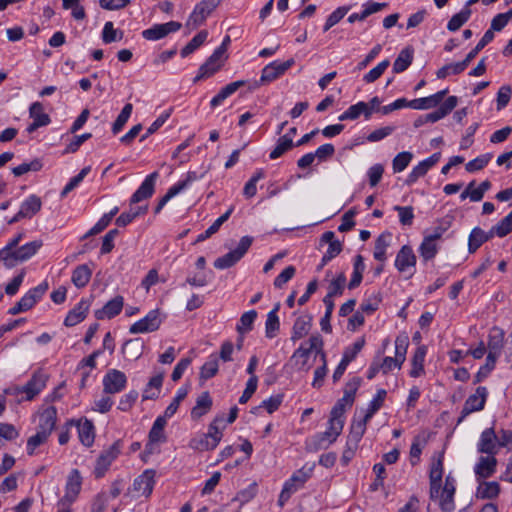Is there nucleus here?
I'll return each mask as SVG.
<instances>
[{"label":"nucleus","instance_id":"nucleus-1","mask_svg":"<svg viewBox=\"0 0 512 512\" xmlns=\"http://www.w3.org/2000/svg\"><path fill=\"white\" fill-rule=\"evenodd\" d=\"M309 346L304 347L303 344L297 348L292 354L290 361L294 364V366L303 372H308L311 368V365L308 364V359L313 351H315V356H320L322 358V354H326L323 350L324 341L320 334L311 335L308 340Z\"/></svg>","mask_w":512,"mask_h":512},{"label":"nucleus","instance_id":"nucleus-2","mask_svg":"<svg viewBox=\"0 0 512 512\" xmlns=\"http://www.w3.org/2000/svg\"><path fill=\"white\" fill-rule=\"evenodd\" d=\"M42 245L43 242L41 240H35L22 245L20 248L0 249V262H2L6 268L11 269L29 260L37 253Z\"/></svg>","mask_w":512,"mask_h":512},{"label":"nucleus","instance_id":"nucleus-3","mask_svg":"<svg viewBox=\"0 0 512 512\" xmlns=\"http://www.w3.org/2000/svg\"><path fill=\"white\" fill-rule=\"evenodd\" d=\"M344 427V419L336 418L331 416L328 421V429L325 432L318 433L312 437L310 446L311 449L317 451L320 449H326L334 443L338 436L341 434Z\"/></svg>","mask_w":512,"mask_h":512},{"label":"nucleus","instance_id":"nucleus-4","mask_svg":"<svg viewBox=\"0 0 512 512\" xmlns=\"http://www.w3.org/2000/svg\"><path fill=\"white\" fill-rule=\"evenodd\" d=\"M222 0H201L189 15L185 26L194 30L203 25L212 12L221 4Z\"/></svg>","mask_w":512,"mask_h":512},{"label":"nucleus","instance_id":"nucleus-5","mask_svg":"<svg viewBox=\"0 0 512 512\" xmlns=\"http://www.w3.org/2000/svg\"><path fill=\"white\" fill-rule=\"evenodd\" d=\"M252 243V237L243 236L240 239L238 246L234 250L226 253L214 261V267L217 269H227L234 266L247 253Z\"/></svg>","mask_w":512,"mask_h":512},{"label":"nucleus","instance_id":"nucleus-6","mask_svg":"<svg viewBox=\"0 0 512 512\" xmlns=\"http://www.w3.org/2000/svg\"><path fill=\"white\" fill-rule=\"evenodd\" d=\"M293 64V58L288 59L287 61L282 63H279L277 61L269 63L262 69L260 79L255 80L250 84L249 90H255L259 88L262 84L274 81L275 79L283 75Z\"/></svg>","mask_w":512,"mask_h":512},{"label":"nucleus","instance_id":"nucleus-7","mask_svg":"<svg viewBox=\"0 0 512 512\" xmlns=\"http://www.w3.org/2000/svg\"><path fill=\"white\" fill-rule=\"evenodd\" d=\"M361 384V378L354 377L346 383L344 395L332 408L330 415L343 419L346 406L351 407L354 403L355 394Z\"/></svg>","mask_w":512,"mask_h":512},{"label":"nucleus","instance_id":"nucleus-8","mask_svg":"<svg viewBox=\"0 0 512 512\" xmlns=\"http://www.w3.org/2000/svg\"><path fill=\"white\" fill-rule=\"evenodd\" d=\"M159 309L151 310L144 318L132 324L129 328L131 334L154 332L159 329L162 319Z\"/></svg>","mask_w":512,"mask_h":512},{"label":"nucleus","instance_id":"nucleus-9","mask_svg":"<svg viewBox=\"0 0 512 512\" xmlns=\"http://www.w3.org/2000/svg\"><path fill=\"white\" fill-rule=\"evenodd\" d=\"M120 448V441H116L99 455L94 469V475L96 478L99 479L104 476L112 462L120 454Z\"/></svg>","mask_w":512,"mask_h":512},{"label":"nucleus","instance_id":"nucleus-10","mask_svg":"<svg viewBox=\"0 0 512 512\" xmlns=\"http://www.w3.org/2000/svg\"><path fill=\"white\" fill-rule=\"evenodd\" d=\"M487 395H488V391H487L486 387L479 386L476 389L475 394L470 395L466 399L458 422H461L469 414L482 410L485 406Z\"/></svg>","mask_w":512,"mask_h":512},{"label":"nucleus","instance_id":"nucleus-11","mask_svg":"<svg viewBox=\"0 0 512 512\" xmlns=\"http://www.w3.org/2000/svg\"><path fill=\"white\" fill-rule=\"evenodd\" d=\"M443 459V452L439 453L437 456H433L432 458L429 472L431 499L438 498L443 476Z\"/></svg>","mask_w":512,"mask_h":512},{"label":"nucleus","instance_id":"nucleus-12","mask_svg":"<svg viewBox=\"0 0 512 512\" xmlns=\"http://www.w3.org/2000/svg\"><path fill=\"white\" fill-rule=\"evenodd\" d=\"M181 27L182 24L177 21L154 24L152 27L142 31V37L148 41H157L165 38L170 33L177 32Z\"/></svg>","mask_w":512,"mask_h":512},{"label":"nucleus","instance_id":"nucleus-13","mask_svg":"<svg viewBox=\"0 0 512 512\" xmlns=\"http://www.w3.org/2000/svg\"><path fill=\"white\" fill-rule=\"evenodd\" d=\"M127 383L126 375L117 369L109 370L103 377V391L106 394H116L124 390Z\"/></svg>","mask_w":512,"mask_h":512},{"label":"nucleus","instance_id":"nucleus-14","mask_svg":"<svg viewBox=\"0 0 512 512\" xmlns=\"http://www.w3.org/2000/svg\"><path fill=\"white\" fill-rule=\"evenodd\" d=\"M455 490V480L448 475L445 479L444 487L439 490L438 498L433 499L438 501L439 507L443 512H452L454 510L453 498Z\"/></svg>","mask_w":512,"mask_h":512},{"label":"nucleus","instance_id":"nucleus-15","mask_svg":"<svg viewBox=\"0 0 512 512\" xmlns=\"http://www.w3.org/2000/svg\"><path fill=\"white\" fill-rule=\"evenodd\" d=\"M48 376L40 371L35 372L31 379L22 387L18 388V392L26 394V400H32L46 386Z\"/></svg>","mask_w":512,"mask_h":512},{"label":"nucleus","instance_id":"nucleus-16","mask_svg":"<svg viewBox=\"0 0 512 512\" xmlns=\"http://www.w3.org/2000/svg\"><path fill=\"white\" fill-rule=\"evenodd\" d=\"M154 477L155 471L149 469L134 480L133 490L137 493V496L149 497L151 495L155 484Z\"/></svg>","mask_w":512,"mask_h":512},{"label":"nucleus","instance_id":"nucleus-17","mask_svg":"<svg viewBox=\"0 0 512 512\" xmlns=\"http://www.w3.org/2000/svg\"><path fill=\"white\" fill-rule=\"evenodd\" d=\"M159 174L157 171L148 175L145 180L142 182L140 187L136 190V192L132 195L130 199V204H136L141 202L142 200L150 198L154 193L155 182L158 178Z\"/></svg>","mask_w":512,"mask_h":512},{"label":"nucleus","instance_id":"nucleus-18","mask_svg":"<svg viewBox=\"0 0 512 512\" xmlns=\"http://www.w3.org/2000/svg\"><path fill=\"white\" fill-rule=\"evenodd\" d=\"M159 174L157 171L148 175L145 180L142 182L140 187L136 190V192L132 195L130 199V204H136L141 202L142 200L150 198L154 193L155 182L158 178Z\"/></svg>","mask_w":512,"mask_h":512},{"label":"nucleus","instance_id":"nucleus-19","mask_svg":"<svg viewBox=\"0 0 512 512\" xmlns=\"http://www.w3.org/2000/svg\"><path fill=\"white\" fill-rule=\"evenodd\" d=\"M416 255L409 245H404L398 251L395 259V267L401 273L412 270L416 265Z\"/></svg>","mask_w":512,"mask_h":512},{"label":"nucleus","instance_id":"nucleus-20","mask_svg":"<svg viewBox=\"0 0 512 512\" xmlns=\"http://www.w3.org/2000/svg\"><path fill=\"white\" fill-rule=\"evenodd\" d=\"M498 436L493 428L485 429L480 436L478 451L493 456L497 452Z\"/></svg>","mask_w":512,"mask_h":512},{"label":"nucleus","instance_id":"nucleus-21","mask_svg":"<svg viewBox=\"0 0 512 512\" xmlns=\"http://www.w3.org/2000/svg\"><path fill=\"white\" fill-rule=\"evenodd\" d=\"M82 478L77 469H73L68 477V481L66 484V493L65 496L60 500V504H64L65 502H73L80 490H81Z\"/></svg>","mask_w":512,"mask_h":512},{"label":"nucleus","instance_id":"nucleus-22","mask_svg":"<svg viewBox=\"0 0 512 512\" xmlns=\"http://www.w3.org/2000/svg\"><path fill=\"white\" fill-rule=\"evenodd\" d=\"M448 89H444L441 91H438L437 93L424 97V98H418L409 101V108L416 109V110H424V109H431L436 106H438L444 99V97L447 95Z\"/></svg>","mask_w":512,"mask_h":512},{"label":"nucleus","instance_id":"nucleus-23","mask_svg":"<svg viewBox=\"0 0 512 512\" xmlns=\"http://www.w3.org/2000/svg\"><path fill=\"white\" fill-rule=\"evenodd\" d=\"M504 344V332L503 330L494 327L488 337V343H487V349L488 354L487 356L493 357L496 360L501 355V351Z\"/></svg>","mask_w":512,"mask_h":512},{"label":"nucleus","instance_id":"nucleus-24","mask_svg":"<svg viewBox=\"0 0 512 512\" xmlns=\"http://www.w3.org/2000/svg\"><path fill=\"white\" fill-rule=\"evenodd\" d=\"M320 241L321 243L329 244L326 253L323 255L324 263L330 262L333 258L338 256L343 249L341 242L335 239V233L333 231H327L323 233Z\"/></svg>","mask_w":512,"mask_h":512},{"label":"nucleus","instance_id":"nucleus-25","mask_svg":"<svg viewBox=\"0 0 512 512\" xmlns=\"http://www.w3.org/2000/svg\"><path fill=\"white\" fill-rule=\"evenodd\" d=\"M458 104V98L456 96H449L437 110L425 115V121L437 122L443 119L445 116L450 114Z\"/></svg>","mask_w":512,"mask_h":512},{"label":"nucleus","instance_id":"nucleus-26","mask_svg":"<svg viewBox=\"0 0 512 512\" xmlns=\"http://www.w3.org/2000/svg\"><path fill=\"white\" fill-rule=\"evenodd\" d=\"M48 283L46 281L42 282L38 286L30 289L20 300L24 311L31 309L38 300L42 298L45 292L48 290Z\"/></svg>","mask_w":512,"mask_h":512},{"label":"nucleus","instance_id":"nucleus-27","mask_svg":"<svg viewBox=\"0 0 512 512\" xmlns=\"http://www.w3.org/2000/svg\"><path fill=\"white\" fill-rule=\"evenodd\" d=\"M123 305L124 299L122 296L118 295L108 301L102 309L97 310L95 317L97 319H104L105 317L111 319L122 311Z\"/></svg>","mask_w":512,"mask_h":512},{"label":"nucleus","instance_id":"nucleus-28","mask_svg":"<svg viewBox=\"0 0 512 512\" xmlns=\"http://www.w3.org/2000/svg\"><path fill=\"white\" fill-rule=\"evenodd\" d=\"M89 302L82 299L76 307L70 310L64 320V325L72 327L83 321L89 310Z\"/></svg>","mask_w":512,"mask_h":512},{"label":"nucleus","instance_id":"nucleus-29","mask_svg":"<svg viewBox=\"0 0 512 512\" xmlns=\"http://www.w3.org/2000/svg\"><path fill=\"white\" fill-rule=\"evenodd\" d=\"M312 326V316L309 314L299 316L292 327L291 340L296 342L305 337Z\"/></svg>","mask_w":512,"mask_h":512},{"label":"nucleus","instance_id":"nucleus-30","mask_svg":"<svg viewBox=\"0 0 512 512\" xmlns=\"http://www.w3.org/2000/svg\"><path fill=\"white\" fill-rule=\"evenodd\" d=\"M213 405L212 398L208 391L202 392L197 400L195 406L191 410V418L194 420L200 419L207 414Z\"/></svg>","mask_w":512,"mask_h":512},{"label":"nucleus","instance_id":"nucleus-31","mask_svg":"<svg viewBox=\"0 0 512 512\" xmlns=\"http://www.w3.org/2000/svg\"><path fill=\"white\" fill-rule=\"evenodd\" d=\"M57 411L51 406L45 409L39 416L38 430L50 435L56 425Z\"/></svg>","mask_w":512,"mask_h":512},{"label":"nucleus","instance_id":"nucleus-32","mask_svg":"<svg viewBox=\"0 0 512 512\" xmlns=\"http://www.w3.org/2000/svg\"><path fill=\"white\" fill-rule=\"evenodd\" d=\"M247 83L248 82L245 80H238L227 84L218 92L216 96L211 99L210 106L212 108L219 106L225 99L234 94L239 88L245 86Z\"/></svg>","mask_w":512,"mask_h":512},{"label":"nucleus","instance_id":"nucleus-33","mask_svg":"<svg viewBox=\"0 0 512 512\" xmlns=\"http://www.w3.org/2000/svg\"><path fill=\"white\" fill-rule=\"evenodd\" d=\"M247 83L248 82L245 80H238L227 84L218 92L216 96L211 99L210 106L212 108L219 106L225 99L234 94L239 88L245 86Z\"/></svg>","mask_w":512,"mask_h":512},{"label":"nucleus","instance_id":"nucleus-34","mask_svg":"<svg viewBox=\"0 0 512 512\" xmlns=\"http://www.w3.org/2000/svg\"><path fill=\"white\" fill-rule=\"evenodd\" d=\"M247 83L248 82L245 80H238L227 84L218 92L216 96L211 99L210 106L212 108L219 106L225 99L234 94L239 88L245 86Z\"/></svg>","mask_w":512,"mask_h":512},{"label":"nucleus","instance_id":"nucleus-35","mask_svg":"<svg viewBox=\"0 0 512 512\" xmlns=\"http://www.w3.org/2000/svg\"><path fill=\"white\" fill-rule=\"evenodd\" d=\"M167 424V419L162 416H158L156 420L154 421L148 435L149 442L146 447L155 444V443H161L166 441L165 436V426Z\"/></svg>","mask_w":512,"mask_h":512},{"label":"nucleus","instance_id":"nucleus-36","mask_svg":"<svg viewBox=\"0 0 512 512\" xmlns=\"http://www.w3.org/2000/svg\"><path fill=\"white\" fill-rule=\"evenodd\" d=\"M77 428L81 443L86 447H90L94 443L95 439L94 425L92 421L88 419L79 420L77 422Z\"/></svg>","mask_w":512,"mask_h":512},{"label":"nucleus","instance_id":"nucleus-37","mask_svg":"<svg viewBox=\"0 0 512 512\" xmlns=\"http://www.w3.org/2000/svg\"><path fill=\"white\" fill-rule=\"evenodd\" d=\"M92 273L88 264L78 265L72 272L71 281L77 288H84L89 283Z\"/></svg>","mask_w":512,"mask_h":512},{"label":"nucleus","instance_id":"nucleus-38","mask_svg":"<svg viewBox=\"0 0 512 512\" xmlns=\"http://www.w3.org/2000/svg\"><path fill=\"white\" fill-rule=\"evenodd\" d=\"M496 465L497 460L494 456L480 457L475 466V473L480 478H488L495 472Z\"/></svg>","mask_w":512,"mask_h":512},{"label":"nucleus","instance_id":"nucleus-39","mask_svg":"<svg viewBox=\"0 0 512 512\" xmlns=\"http://www.w3.org/2000/svg\"><path fill=\"white\" fill-rule=\"evenodd\" d=\"M41 207V199L36 195H31L21 204L19 216L30 219L41 210Z\"/></svg>","mask_w":512,"mask_h":512},{"label":"nucleus","instance_id":"nucleus-40","mask_svg":"<svg viewBox=\"0 0 512 512\" xmlns=\"http://www.w3.org/2000/svg\"><path fill=\"white\" fill-rule=\"evenodd\" d=\"M369 421L370 419H366L365 414L360 419L354 418L350 427V432L347 440L351 441L352 444H359L360 440L362 439L366 431V426Z\"/></svg>","mask_w":512,"mask_h":512},{"label":"nucleus","instance_id":"nucleus-41","mask_svg":"<svg viewBox=\"0 0 512 512\" xmlns=\"http://www.w3.org/2000/svg\"><path fill=\"white\" fill-rule=\"evenodd\" d=\"M413 53L414 49L411 46L402 49L393 63V72H404L413 61Z\"/></svg>","mask_w":512,"mask_h":512},{"label":"nucleus","instance_id":"nucleus-42","mask_svg":"<svg viewBox=\"0 0 512 512\" xmlns=\"http://www.w3.org/2000/svg\"><path fill=\"white\" fill-rule=\"evenodd\" d=\"M427 353L425 345L419 346L412 359V369L410 370L411 377H419L424 372V360Z\"/></svg>","mask_w":512,"mask_h":512},{"label":"nucleus","instance_id":"nucleus-43","mask_svg":"<svg viewBox=\"0 0 512 512\" xmlns=\"http://www.w3.org/2000/svg\"><path fill=\"white\" fill-rule=\"evenodd\" d=\"M280 308V304L277 303L274 307L273 310H271L268 314H267V319H266V323H265V334H266V337L267 338H274L277 334V332L279 331V328H280V322H279V317L277 315V312Z\"/></svg>","mask_w":512,"mask_h":512},{"label":"nucleus","instance_id":"nucleus-44","mask_svg":"<svg viewBox=\"0 0 512 512\" xmlns=\"http://www.w3.org/2000/svg\"><path fill=\"white\" fill-rule=\"evenodd\" d=\"M364 270V258L361 255H357L354 258L353 274L351 280L348 283V288L350 290L357 288L361 284Z\"/></svg>","mask_w":512,"mask_h":512},{"label":"nucleus","instance_id":"nucleus-45","mask_svg":"<svg viewBox=\"0 0 512 512\" xmlns=\"http://www.w3.org/2000/svg\"><path fill=\"white\" fill-rule=\"evenodd\" d=\"M468 65L465 59L460 62L446 64L437 70L436 76L438 79H445L449 75H458L462 73Z\"/></svg>","mask_w":512,"mask_h":512},{"label":"nucleus","instance_id":"nucleus-46","mask_svg":"<svg viewBox=\"0 0 512 512\" xmlns=\"http://www.w3.org/2000/svg\"><path fill=\"white\" fill-rule=\"evenodd\" d=\"M233 210H234V206H231L223 215H221L219 218H217L213 222V224L204 233H201L197 237V242H202V241L208 239L209 237H211L213 234H215L220 229L221 225L229 219Z\"/></svg>","mask_w":512,"mask_h":512},{"label":"nucleus","instance_id":"nucleus-47","mask_svg":"<svg viewBox=\"0 0 512 512\" xmlns=\"http://www.w3.org/2000/svg\"><path fill=\"white\" fill-rule=\"evenodd\" d=\"M143 346V342L139 338L130 339L123 344L122 352L130 359L137 360L142 355Z\"/></svg>","mask_w":512,"mask_h":512},{"label":"nucleus","instance_id":"nucleus-48","mask_svg":"<svg viewBox=\"0 0 512 512\" xmlns=\"http://www.w3.org/2000/svg\"><path fill=\"white\" fill-rule=\"evenodd\" d=\"M148 206L130 207L129 211L123 212L117 219L116 224L124 227L131 223L137 216L146 214Z\"/></svg>","mask_w":512,"mask_h":512},{"label":"nucleus","instance_id":"nucleus-49","mask_svg":"<svg viewBox=\"0 0 512 512\" xmlns=\"http://www.w3.org/2000/svg\"><path fill=\"white\" fill-rule=\"evenodd\" d=\"M310 478V470L299 469L285 483L284 487L293 489L295 493Z\"/></svg>","mask_w":512,"mask_h":512},{"label":"nucleus","instance_id":"nucleus-50","mask_svg":"<svg viewBox=\"0 0 512 512\" xmlns=\"http://www.w3.org/2000/svg\"><path fill=\"white\" fill-rule=\"evenodd\" d=\"M419 253L424 261L433 259L438 253L436 241L429 238L427 235L424 236L423 241L419 247Z\"/></svg>","mask_w":512,"mask_h":512},{"label":"nucleus","instance_id":"nucleus-51","mask_svg":"<svg viewBox=\"0 0 512 512\" xmlns=\"http://www.w3.org/2000/svg\"><path fill=\"white\" fill-rule=\"evenodd\" d=\"M471 9L464 7L459 13L453 15L447 24L449 31L455 32L459 30L470 18Z\"/></svg>","mask_w":512,"mask_h":512},{"label":"nucleus","instance_id":"nucleus-52","mask_svg":"<svg viewBox=\"0 0 512 512\" xmlns=\"http://www.w3.org/2000/svg\"><path fill=\"white\" fill-rule=\"evenodd\" d=\"M485 242H487V237L484 235V230L480 227L473 228L468 238L469 253H475Z\"/></svg>","mask_w":512,"mask_h":512},{"label":"nucleus","instance_id":"nucleus-53","mask_svg":"<svg viewBox=\"0 0 512 512\" xmlns=\"http://www.w3.org/2000/svg\"><path fill=\"white\" fill-rule=\"evenodd\" d=\"M29 116L33 121L39 123L42 126H46L50 123L51 119L44 111V107L40 102H34L29 108Z\"/></svg>","mask_w":512,"mask_h":512},{"label":"nucleus","instance_id":"nucleus-54","mask_svg":"<svg viewBox=\"0 0 512 512\" xmlns=\"http://www.w3.org/2000/svg\"><path fill=\"white\" fill-rule=\"evenodd\" d=\"M221 67H222L221 62H217L213 58L209 57L206 60V62L200 66L199 73L195 77L194 81L197 82L200 79H204V78H208V77L212 76Z\"/></svg>","mask_w":512,"mask_h":512},{"label":"nucleus","instance_id":"nucleus-55","mask_svg":"<svg viewBox=\"0 0 512 512\" xmlns=\"http://www.w3.org/2000/svg\"><path fill=\"white\" fill-rule=\"evenodd\" d=\"M207 37L208 32L206 30H201L182 48L181 56L187 57L189 54L193 53L206 41Z\"/></svg>","mask_w":512,"mask_h":512},{"label":"nucleus","instance_id":"nucleus-56","mask_svg":"<svg viewBox=\"0 0 512 512\" xmlns=\"http://www.w3.org/2000/svg\"><path fill=\"white\" fill-rule=\"evenodd\" d=\"M389 238V233H383L375 240L373 256L376 260L381 262L386 260V249L389 246Z\"/></svg>","mask_w":512,"mask_h":512},{"label":"nucleus","instance_id":"nucleus-57","mask_svg":"<svg viewBox=\"0 0 512 512\" xmlns=\"http://www.w3.org/2000/svg\"><path fill=\"white\" fill-rule=\"evenodd\" d=\"M500 486L497 482H483L479 485L477 496L482 499H492L498 496Z\"/></svg>","mask_w":512,"mask_h":512},{"label":"nucleus","instance_id":"nucleus-58","mask_svg":"<svg viewBox=\"0 0 512 512\" xmlns=\"http://www.w3.org/2000/svg\"><path fill=\"white\" fill-rule=\"evenodd\" d=\"M294 146L295 144L291 138L281 136L278 139L275 148L270 152L269 157L270 159L275 160L281 157L287 151L291 150Z\"/></svg>","mask_w":512,"mask_h":512},{"label":"nucleus","instance_id":"nucleus-59","mask_svg":"<svg viewBox=\"0 0 512 512\" xmlns=\"http://www.w3.org/2000/svg\"><path fill=\"white\" fill-rule=\"evenodd\" d=\"M224 421L223 415L216 416L213 421L209 424L207 436L214 441L217 445L222 439V429L224 428L220 426Z\"/></svg>","mask_w":512,"mask_h":512},{"label":"nucleus","instance_id":"nucleus-60","mask_svg":"<svg viewBox=\"0 0 512 512\" xmlns=\"http://www.w3.org/2000/svg\"><path fill=\"white\" fill-rule=\"evenodd\" d=\"M256 317L257 312L255 310H250L243 313L236 327L237 332L240 334H244L251 331Z\"/></svg>","mask_w":512,"mask_h":512},{"label":"nucleus","instance_id":"nucleus-61","mask_svg":"<svg viewBox=\"0 0 512 512\" xmlns=\"http://www.w3.org/2000/svg\"><path fill=\"white\" fill-rule=\"evenodd\" d=\"M132 110H133V106L131 103L125 104V106L123 107L120 114L118 115V117L116 118V120L114 121V123L112 125V132L114 135L118 134L122 130V128L125 126V124L127 123L128 119L131 116Z\"/></svg>","mask_w":512,"mask_h":512},{"label":"nucleus","instance_id":"nucleus-62","mask_svg":"<svg viewBox=\"0 0 512 512\" xmlns=\"http://www.w3.org/2000/svg\"><path fill=\"white\" fill-rule=\"evenodd\" d=\"M408 348V337L398 336L395 340V357L394 359L398 363V368L404 363L406 359V352Z\"/></svg>","mask_w":512,"mask_h":512},{"label":"nucleus","instance_id":"nucleus-63","mask_svg":"<svg viewBox=\"0 0 512 512\" xmlns=\"http://www.w3.org/2000/svg\"><path fill=\"white\" fill-rule=\"evenodd\" d=\"M189 446L194 450L209 451L215 449L217 444L212 441L207 434H203L199 438H193L190 441Z\"/></svg>","mask_w":512,"mask_h":512},{"label":"nucleus","instance_id":"nucleus-64","mask_svg":"<svg viewBox=\"0 0 512 512\" xmlns=\"http://www.w3.org/2000/svg\"><path fill=\"white\" fill-rule=\"evenodd\" d=\"M123 31L114 29L112 22H106L102 31V40L106 44H110L123 38Z\"/></svg>","mask_w":512,"mask_h":512}]
</instances>
